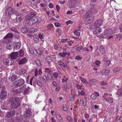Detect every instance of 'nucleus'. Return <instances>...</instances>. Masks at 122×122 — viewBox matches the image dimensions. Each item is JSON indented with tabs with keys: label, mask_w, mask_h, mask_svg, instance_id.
<instances>
[{
	"label": "nucleus",
	"mask_w": 122,
	"mask_h": 122,
	"mask_svg": "<svg viewBox=\"0 0 122 122\" xmlns=\"http://www.w3.org/2000/svg\"><path fill=\"white\" fill-rule=\"evenodd\" d=\"M28 24L29 25H32L34 24V23L32 20H29Z\"/></svg>",
	"instance_id": "nucleus-44"
},
{
	"label": "nucleus",
	"mask_w": 122,
	"mask_h": 122,
	"mask_svg": "<svg viewBox=\"0 0 122 122\" xmlns=\"http://www.w3.org/2000/svg\"><path fill=\"white\" fill-rule=\"evenodd\" d=\"M38 70L37 68H36L35 71V76H36L38 74Z\"/></svg>",
	"instance_id": "nucleus-58"
},
{
	"label": "nucleus",
	"mask_w": 122,
	"mask_h": 122,
	"mask_svg": "<svg viewBox=\"0 0 122 122\" xmlns=\"http://www.w3.org/2000/svg\"><path fill=\"white\" fill-rule=\"evenodd\" d=\"M54 24L55 26L57 27H59L60 25V24L59 23H55Z\"/></svg>",
	"instance_id": "nucleus-61"
},
{
	"label": "nucleus",
	"mask_w": 122,
	"mask_h": 122,
	"mask_svg": "<svg viewBox=\"0 0 122 122\" xmlns=\"http://www.w3.org/2000/svg\"><path fill=\"white\" fill-rule=\"evenodd\" d=\"M97 28L95 29L93 31L94 34L98 36V35L100 34L102 31L101 28L97 27Z\"/></svg>",
	"instance_id": "nucleus-16"
},
{
	"label": "nucleus",
	"mask_w": 122,
	"mask_h": 122,
	"mask_svg": "<svg viewBox=\"0 0 122 122\" xmlns=\"http://www.w3.org/2000/svg\"><path fill=\"white\" fill-rule=\"evenodd\" d=\"M75 96L76 95L75 94L71 95V97L70 98L71 101H74L75 99Z\"/></svg>",
	"instance_id": "nucleus-41"
},
{
	"label": "nucleus",
	"mask_w": 122,
	"mask_h": 122,
	"mask_svg": "<svg viewBox=\"0 0 122 122\" xmlns=\"http://www.w3.org/2000/svg\"><path fill=\"white\" fill-rule=\"evenodd\" d=\"M36 53L39 55H41L42 54V51L40 49H37L36 50Z\"/></svg>",
	"instance_id": "nucleus-36"
},
{
	"label": "nucleus",
	"mask_w": 122,
	"mask_h": 122,
	"mask_svg": "<svg viewBox=\"0 0 122 122\" xmlns=\"http://www.w3.org/2000/svg\"><path fill=\"white\" fill-rule=\"evenodd\" d=\"M100 51L102 54H104V50L103 46H101L100 47Z\"/></svg>",
	"instance_id": "nucleus-34"
},
{
	"label": "nucleus",
	"mask_w": 122,
	"mask_h": 122,
	"mask_svg": "<svg viewBox=\"0 0 122 122\" xmlns=\"http://www.w3.org/2000/svg\"><path fill=\"white\" fill-rule=\"evenodd\" d=\"M20 42H17L14 46V48L15 49H19L20 47Z\"/></svg>",
	"instance_id": "nucleus-27"
},
{
	"label": "nucleus",
	"mask_w": 122,
	"mask_h": 122,
	"mask_svg": "<svg viewBox=\"0 0 122 122\" xmlns=\"http://www.w3.org/2000/svg\"><path fill=\"white\" fill-rule=\"evenodd\" d=\"M15 113V110L12 109L9 112H8L6 114V116L8 118L12 117Z\"/></svg>",
	"instance_id": "nucleus-14"
},
{
	"label": "nucleus",
	"mask_w": 122,
	"mask_h": 122,
	"mask_svg": "<svg viewBox=\"0 0 122 122\" xmlns=\"http://www.w3.org/2000/svg\"><path fill=\"white\" fill-rule=\"evenodd\" d=\"M20 100L18 98H15L14 101L11 103V107L13 109L17 108L20 105Z\"/></svg>",
	"instance_id": "nucleus-4"
},
{
	"label": "nucleus",
	"mask_w": 122,
	"mask_h": 122,
	"mask_svg": "<svg viewBox=\"0 0 122 122\" xmlns=\"http://www.w3.org/2000/svg\"><path fill=\"white\" fill-rule=\"evenodd\" d=\"M19 57H23L24 56V52L22 49L20 50L19 51Z\"/></svg>",
	"instance_id": "nucleus-29"
},
{
	"label": "nucleus",
	"mask_w": 122,
	"mask_h": 122,
	"mask_svg": "<svg viewBox=\"0 0 122 122\" xmlns=\"http://www.w3.org/2000/svg\"><path fill=\"white\" fill-rule=\"evenodd\" d=\"M95 5L92 4L91 7L89 9V10L84 15V17L85 18H86L90 15H95L97 13V9L94 7Z\"/></svg>",
	"instance_id": "nucleus-2"
},
{
	"label": "nucleus",
	"mask_w": 122,
	"mask_h": 122,
	"mask_svg": "<svg viewBox=\"0 0 122 122\" xmlns=\"http://www.w3.org/2000/svg\"><path fill=\"white\" fill-rule=\"evenodd\" d=\"M53 27V25L52 24H50L49 25H48L47 28L48 30H49L51 29Z\"/></svg>",
	"instance_id": "nucleus-46"
},
{
	"label": "nucleus",
	"mask_w": 122,
	"mask_h": 122,
	"mask_svg": "<svg viewBox=\"0 0 122 122\" xmlns=\"http://www.w3.org/2000/svg\"><path fill=\"white\" fill-rule=\"evenodd\" d=\"M59 55L62 58H63L65 57V55L64 52L61 53L59 54Z\"/></svg>",
	"instance_id": "nucleus-51"
},
{
	"label": "nucleus",
	"mask_w": 122,
	"mask_h": 122,
	"mask_svg": "<svg viewBox=\"0 0 122 122\" xmlns=\"http://www.w3.org/2000/svg\"><path fill=\"white\" fill-rule=\"evenodd\" d=\"M66 118L68 121L70 122H71L72 121V119L69 116H67Z\"/></svg>",
	"instance_id": "nucleus-52"
},
{
	"label": "nucleus",
	"mask_w": 122,
	"mask_h": 122,
	"mask_svg": "<svg viewBox=\"0 0 122 122\" xmlns=\"http://www.w3.org/2000/svg\"><path fill=\"white\" fill-rule=\"evenodd\" d=\"M57 63L58 65L61 67V68L64 67L66 70L68 69V67L66 62H64L61 60H60L57 62Z\"/></svg>",
	"instance_id": "nucleus-8"
},
{
	"label": "nucleus",
	"mask_w": 122,
	"mask_h": 122,
	"mask_svg": "<svg viewBox=\"0 0 122 122\" xmlns=\"http://www.w3.org/2000/svg\"><path fill=\"white\" fill-rule=\"evenodd\" d=\"M43 78L47 82V79L46 76L45 75L43 76Z\"/></svg>",
	"instance_id": "nucleus-59"
},
{
	"label": "nucleus",
	"mask_w": 122,
	"mask_h": 122,
	"mask_svg": "<svg viewBox=\"0 0 122 122\" xmlns=\"http://www.w3.org/2000/svg\"><path fill=\"white\" fill-rule=\"evenodd\" d=\"M56 7L58 12H59L60 10V7L58 5H56Z\"/></svg>",
	"instance_id": "nucleus-62"
},
{
	"label": "nucleus",
	"mask_w": 122,
	"mask_h": 122,
	"mask_svg": "<svg viewBox=\"0 0 122 122\" xmlns=\"http://www.w3.org/2000/svg\"><path fill=\"white\" fill-rule=\"evenodd\" d=\"M30 89V88L29 87H28L27 88H26L24 91V95H27L30 92L29 90Z\"/></svg>",
	"instance_id": "nucleus-28"
},
{
	"label": "nucleus",
	"mask_w": 122,
	"mask_h": 122,
	"mask_svg": "<svg viewBox=\"0 0 122 122\" xmlns=\"http://www.w3.org/2000/svg\"><path fill=\"white\" fill-rule=\"evenodd\" d=\"M34 40L36 42H38L39 41V37L38 36L35 35L33 37Z\"/></svg>",
	"instance_id": "nucleus-37"
},
{
	"label": "nucleus",
	"mask_w": 122,
	"mask_h": 122,
	"mask_svg": "<svg viewBox=\"0 0 122 122\" xmlns=\"http://www.w3.org/2000/svg\"><path fill=\"white\" fill-rule=\"evenodd\" d=\"M22 91V88L21 87L16 89H13L12 90V93L13 95H15L21 93Z\"/></svg>",
	"instance_id": "nucleus-7"
},
{
	"label": "nucleus",
	"mask_w": 122,
	"mask_h": 122,
	"mask_svg": "<svg viewBox=\"0 0 122 122\" xmlns=\"http://www.w3.org/2000/svg\"><path fill=\"white\" fill-rule=\"evenodd\" d=\"M5 14L8 17H10L11 15L15 14V15H19L18 11L14 10L12 7L10 6L8 8L5 10Z\"/></svg>",
	"instance_id": "nucleus-1"
},
{
	"label": "nucleus",
	"mask_w": 122,
	"mask_h": 122,
	"mask_svg": "<svg viewBox=\"0 0 122 122\" xmlns=\"http://www.w3.org/2000/svg\"><path fill=\"white\" fill-rule=\"evenodd\" d=\"M117 94L119 96H122V89H120L117 91Z\"/></svg>",
	"instance_id": "nucleus-38"
},
{
	"label": "nucleus",
	"mask_w": 122,
	"mask_h": 122,
	"mask_svg": "<svg viewBox=\"0 0 122 122\" xmlns=\"http://www.w3.org/2000/svg\"><path fill=\"white\" fill-rule=\"evenodd\" d=\"M110 72V71L109 70L106 69L104 71L103 74L105 75H107Z\"/></svg>",
	"instance_id": "nucleus-42"
},
{
	"label": "nucleus",
	"mask_w": 122,
	"mask_h": 122,
	"mask_svg": "<svg viewBox=\"0 0 122 122\" xmlns=\"http://www.w3.org/2000/svg\"><path fill=\"white\" fill-rule=\"evenodd\" d=\"M86 100L87 99L86 98H84L82 100V105L84 107H85L86 104Z\"/></svg>",
	"instance_id": "nucleus-35"
},
{
	"label": "nucleus",
	"mask_w": 122,
	"mask_h": 122,
	"mask_svg": "<svg viewBox=\"0 0 122 122\" xmlns=\"http://www.w3.org/2000/svg\"><path fill=\"white\" fill-rule=\"evenodd\" d=\"M116 41H119L121 38V35L120 34H116Z\"/></svg>",
	"instance_id": "nucleus-30"
},
{
	"label": "nucleus",
	"mask_w": 122,
	"mask_h": 122,
	"mask_svg": "<svg viewBox=\"0 0 122 122\" xmlns=\"http://www.w3.org/2000/svg\"><path fill=\"white\" fill-rule=\"evenodd\" d=\"M94 20V17L91 15L88 17L86 19L85 22L86 24H88L92 23Z\"/></svg>",
	"instance_id": "nucleus-13"
},
{
	"label": "nucleus",
	"mask_w": 122,
	"mask_h": 122,
	"mask_svg": "<svg viewBox=\"0 0 122 122\" xmlns=\"http://www.w3.org/2000/svg\"><path fill=\"white\" fill-rule=\"evenodd\" d=\"M19 15H15L16 16V22L18 23H20L22 20L24 18V16L21 15H20V14L19 13Z\"/></svg>",
	"instance_id": "nucleus-17"
},
{
	"label": "nucleus",
	"mask_w": 122,
	"mask_h": 122,
	"mask_svg": "<svg viewBox=\"0 0 122 122\" xmlns=\"http://www.w3.org/2000/svg\"><path fill=\"white\" fill-rule=\"evenodd\" d=\"M82 48V46H79L77 47V50L79 51L81 50Z\"/></svg>",
	"instance_id": "nucleus-53"
},
{
	"label": "nucleus",
	"mask_w": 122,
	"mask_h": 122,
	"mask_svg": "<svg viewBox=\"0 0 122 122\" xmlns=\"http://www.w3.org/2000/svg\"><path fill=\"white\" fill-rule=\"evenodd\" d=\"M81 81L84 83H86V80L84 78H81Z\"/></svg>",
	"instance_id": "nucleus-54"
},
{
	"label": "nucleus",
	"mask_w": 122,
	"mask_h": 122,
	"mask_svg": "<svg viewBox=\"0 0 122 122\" xmlns=\"http://www.w3.org/2000/svg\"><path fill=\"white\" fill-rule=\"evenodd\" d=\"M27 28L22 27L21 29V31L23 33H26L27 32Z\"/></svg>",
	"instance_id": "nucleus-33"
},
{
	"label": "nucleus",
	"mask_w": 122,
	"mask_h": 122,
	"mask_svg": "<svg viewBox=\"0 0 122 122\" xmlns=\"http://www.w3.org/2000/svg\"><path fill=\"white\" fill-rule=\"evenodd\" d=\"M96 81L94 79H91L89 81V84L90 86L94 85L96 84Z\"/></svg>",
	"instance_id": "nucleus-25"
},
{
	"label": "nucleus",
	"mask_w": 122,
	"mask_h": 122,
	"mask_svg": "<svg viewBox=\"0 0 122 122\" xmlns=\"http://www.w3.org/2000/svg\"><path fill=\"white\" fill-rule=\"evenodd\" d=\"M5 90V87L2 84H0V93Z\"/></svg>",
	"instance_id": "nucleus-31"
},
{
	"label": "nucleus",
	"mask_w": 122,
	"mask_h": 122,
	"mask_svg": "<svg viewBox=\"0 0 122 122\" xmlns=\"http://www.w3.org/2000/svg\"><path fill=\"white\" fill-rule=\"evenodd\" d=\"M13 45L11 43H10L8 44L6 46V48L9 50L12 49L13 48Z\"/></svg>",
	"instance_id": "nucleus-26"
},
{
	"label": "nucleus",
	"mask_w": 122,
	"mask_h": 122,
	"mask_svg": "<svg viewBox=\"0 0 122 122\" xmlns=\"http://www.w3.org/2000/svg\"><path fill=\"white\" fill-rule=\"evenodd\" d=\"M31 114L32 113L30 110H28L25 111V113L23 115L26 118H29L31 116Z\"/></svg>",
	"instance_id": "nucleus-18"
},
{
	"label": "nucleus",
	"mask_w": 122,
	"mask_h": 122,
	"mask_svg": "<svg viewBox=\"0 0 122 122\" xmlns=\"http://www.w3.org/2000/svg\"><path fill=\"white\" fill-rule=\"evenodd\" d=\"M102 38H104L106 37L105 36L103 33H102L99 35Z\"/></svg>",
	"instance_id": "nucleus-60"
},
{
	"label": "nucleus",
	"mask_w": 122,
	"mask_h": 122,
	"mask_svg": "<svg viewBox=\"0 0 122 122\" xmlns=\"http://www.w3.org/2000/svg\"><path fill=\"white\" fill-rule=\"evenodd\" d=\"M74 33L75 35L77 36H79L80 34V33L76 30L74 31Z\"/></svg>",
	"instance_id": "nucleus-50"
},
{
	"label": "nucleus",
	"mask_w": 122,
	"mask_h": 122,
	"mask_svg": "<svg viewBox=\"0 0 122 122\" xmlns=\"http://www.w3.org/2000/svg\"><path fill=\"white\" fill-rule=\"evenodd\" d=\"M35 62L36 64H37L39 66H41V65L40 61L38 59L36 60L35 61Z\"/></svg>",
	"instance_id": "nucleus-43"
},
{
	"label": "nucleus",
	"mask_w": 122,
	"mask_h": 122,
	"mask_svg": "<svg viewBox=\"0 0 122 122\" xmlns=\"http://www.w3.org/2000/svg\"><path fill=\"white\" fill-rule=\"evenodd\" d=\"M18 117H14L11 118V122H18Z\"/></svg>",
	"instance_id": "nucleus-32"
},
{
	"label": "nucleus",
	"mask_w": 122,
	"mask_h": 122,
	"mask_svg": "<svg viewBox=\"0 0 122 122\" xmlns=\"http://www.w3.org/2000/svg\"><path fill=\"white\" fill-rule=\"evenodd\" d=\"M53 76L55 78H56L58 76V74L56 72H55L53 74Z\"/></svg>",
	"instance_id": "nucleus-55"
},
{
	"label": "nucleus",
	"mask_w": 122,
	"mask_h": 122,
	"mask_svg": "<svg viewBox=\"0 0 122 122\" xmlns=\"http://www.w3.org/2000/svg\"><path fill=\"white\" fill-rule=\"evenodd\" d=\"M54 48L56 50H58L59 49V47H58L57 45H55L54 46Z\"/></svg>",
	"instance_id": "nucleus-63"
},
{
	"label": "nucleus",
	"mask_w": 122,
	"mask_h": 122,
	"mask_svg": "<svg viewBox=\"0 0 122 122\" xmlns=\"http://www.w3.org/2000/svg\"><path fill=\"white\" fill-rule=\"evenodd\" d=\"M63 108L64 111L66 112L67 111V108L66 105L63 104Z\"/></svg>",
	"instance_id": "nucleus-48"
},
{
	"label": "nucleus",
	"mask_w": 122,
	"mask_h": 122,
	"mask_svg": "<svg viewBox=\"0 0 122 122\" xmlns=\"http://www.w3.org/2000/svg\"><path fill=\"white\" fill-rule=\"evenodd\" d=\"M19 53L18 52H16L11 53L9 55V57H10L11 58L13 59H16L18 56Z\"/></svg>",
	"instance_id": "nucleus-11"
},
{
	"label": "nucleus",
	"mask_w": 122,
	"mask_h": 122,
	"mask_svg": "<svg viewBox=\"0 0 122 122\" xmlns=\"http://www.w3.org/2000/svg\"><path fill=\"white\" fill-rule=\"evenodd\" d=\"M36 15V13L33 12H31L25 17V19L26 20L32 19L33 17Z\"/></svg>",
	"instance_id": "nucleus-12"
},
{
	"label": "nucleus",
	"mask_w": 122,
	"mask_h": 122,
	"mask_svg": "<svg viewBox=\"0 0 122 122\" xmlns=\"http://www.w3.org/2000/svg\"><path fill=\"white\" fill-rule=\"evenodd\" d=\"M76 87L78 89L81 90L82 89L81 86L78 84H76Z\"/></svg>",
	"instance_id": "nucleus-56"
},
{
	"label": "nucleus",
	"mask_w": 122,
	"mask_h": 122,
	"mask_svg": "<svg viewBox=\"0 0 122 122\" xmlns=\"http://www.w3.org/2000/svg\"><path fill=\"white\" fill-rule=\"evenodd\" d=\"M108 95V94L106 93H104L102 97L107 102H108L110 103H112L113 102V99L111 97H109L108 98L107 96Z\"/></svg>",
	"instance_id": "nucleus-6"
},
{
	"label": "nucleus",
	"mask_w": 122,
	"mask_h": 122,
	"mask_svg": "<svg viewBox=\"0 0 122 122\" xmlns=\"http://www.w3.org/2000/svg\"><path fill=\"white\" fill-rule=\"evenodd\" d=\"M13 36V34L11 33H8L4 37V39L9 40L10 39L12 38Z\"/></svg>",
	"instance_id": "nucleus-20"
},
{
	"label": "nucleus",
	"mask_w": 122,
	"mask_h": 122,
	"mask_svg": "<svg viewBox=\"0 0 122 122\" xmlns=\"http://www.w3.org/2000/svg\"><path fill=\"white\" fill-rule=\"evenodd\" d=\"M7 93V92L5 91V90L1 92L0 95V98L2 100L7 98L8 97Z\"/></svg>",
	"instance_id": "nucleus-9"
},
{
	"label": "nucleus",
	"mask_w": 122,
	"mask_h": 122,
	"mask_svg": "<svg viewBox=\"0 0 122 122\" xmlns=\"http://www.w3.org/2000/svg\"><path fill=\"white\" fill-rule=\"evenodd\" d=\"M96 95L94 94H92L91 96V98L93 100H95L96 98Z\"/></svg>",
	"instance_id": "nucleus-45"
},
{
	"label": "nucleus",
	"mask_w": 122,
	"mask_h": 122,
	"mask_svg": "<svg viewBox=\"0 0 122 122\" xmlns=\"http://www.w3.org/2000/svg\"><path fill=\"white\" fill-rule=\"evenodd\" d=\"M27 61V59L25 57H24L21 59L19 62V64L20 65L25 63Z\"/></svg>",
	"instance_id": "nucleus-22"
},
{
	"label": "nucleus",
	"mask_w": 122,
	"mask_h": 122,
	"mask_svg": "<svg viewBox=\"0 0 122 122\" xmlns=\"http://www.w3.org/2000/svg\"><path fill=\"white\" fill-rule=\"evenodd\" d=\"M37 84L38 86H41L42 85L41 82L38 80H37Z\"/></svg>",
	"instance_id": "nucleus-64"
},
{
	"label": "nucleus",
	"mask_w": 122,
	"mask_h": 122,
	"mask_svg": "<svg viewBox=\"0 0 122 122\" xmlns=\"http://www.w3.org/2000/svg\"><path fill=\"white\" fill-rule=\"evenodd\" d=\"M52 59V57H51L50 56H48L47 57H46V60L47 61V62L48 64L50 65V62L48 60H49V59L51 60V59Z\"/></svg>",
	"instance_id": "nucleus-40"
},
{
	"label": "nucleus",
	"mask_w": 122,
	"mask_h": 122,
	"mask_svg": "<svg viewBox=\"0 0 122 122\" xmlns=\"http://www.w3.org/2000/svg\"><path fill=\"white\" fill-rule=\"evenodd\" d=\"M104 33L106 36H109L112 34V30L111 29L108 28L104 30Z\"/></svg>",
	"instance_id": "nucleus-10"
},
{
	"label": "nucleus",
	"mask_w": 122,
	"mask_h": 122,
	"mask_svg": "<svg viewBox=\"0 0 122 122\" xmlns=\"http://www.w3.org/2000/svg\"><path fill=\"white\" fill-rule=\"evenodd\" d=\"M103 24V21L101 19H98L95 23L94 25L95 27H98Z\"/></svg>",
	"instance_id": "nucleus-15"
},
{
	"label": "nucleus",
	"mask_w": 122,
	"mask_h": 122,
	"mask_svg": "<svg viewBox=\"0 0 122 122\" xmlns=\"http://www.w3.org/2000/svg\"><path fill=\"white\" fill-rule=\"evenodd\" d=\"M56 117L57 119L60 121V122H63V120L59 114H57Z\"/></svg>",
	"instance_id": "nucleus-39"
},
{
	"label": "nucleus",
	"mask_w": 122,
	"mask_h": 122,
	"mask_svg": "<svg viewBox=\"0 0 122 122\" xmlns=\"http://www.w3.org/2000/svg\"><path fill=\"white\" fill-rule=\"evenodd\" d=\"M25 82L24 80L22 78L18 79L13 83L12 86L14 88H17L24 84Z\"/></svg>",
	"instance_id": "nucleus-3"
},
{
	"label": "nucleus",
	"mask_w": 122,
	"mask_h": 122,
	"mask_svg": "<svg viewBox=\"0 0 122 122\" xmlns=\"http://www.w3.org/2000/svg\"><path fill=\"white\" fill-rule=\"evenodd\" d=\"M18 122H24L26 120V118L23 115H21L20 116L18 117Z\"/></svg>",
	"instance_id": "nucleus-19"
},
{
	"label": "nucleus",
	"mask_w": 122,
	"mask_h": 122,
	"mask_svg": "<svg viewBox=\"0 0 122 122\" xmlns=\"http://www.w3.org/2000/svg\"><path fill=\"white\" fill-rule=\"evenodd\" d=\"M10 30L12 31H13L14 32L18 33L15 27H14L11 28Z\"/></svg>",
	"instance_id": "nucleus-47"
},
{
	"label": "nucleus",
	"mask_w": 122,
	"mask_h": 122,
	"mask_svg": "<svg viewBox=\"0 0 122 122\" xmlns=\"http://www.w3.org/2000/svg\"><path fill=\"white\" fill-rule=\"evenodd\" d=\"M31 20H33V21L34 22L35 24L38 21V20L37 17H34L32 18Z\"/></svg>",
	"instance_id": "nucleus-49"
},
{
	"label": "nucleus",
	"mask_w": 122,
	"mask_h": 122,
	"mask_svg": "<svg viewBox=\"0 0 122 122\" xmlns=\"http://www.w3.org/2000/svg\"><path fill=\"white\" fill-rule=\"evenodd\" d=\"M66 25H68L69 24H72L73 23V22L72 21H71L70 20H69L68 21H66Z\"/></svg>",
	"instance_id": "nucleus-57"
},
{
	"label": "nucleus",
	"mask_w": 122,
	"mask_h": 122,
	"mask_svg": "<svg viewBox=\"0 0 122 122\" xmlns=\"http://www.w3.org/2000/svg\"><path fill=\"white\" fill-rule=\"evenodd\" d=\"M14 63L13 60L9 58L8 59H5L3 61L4 63L7 65H13Z\"/></svg>",
	"instance_id": "nucleus-5"
},
{
	"label": "nucleus",
	"mask_w": 122,
	"mask_h": 122,
	"mask_svg": "<svg viewBox=\"0 0 122 122\" xmlns=\"http://www.w3.org/2000/svg\"><path fill=\"white\" fill-rule=\"evenodd\" d=\"M38 30L37 29L33 28H30L28 29V32L30 33L33 34L35 32L37 31Z\"/></svg>",
	"instance_id": "nucleus-23"
},
{
	"label": "nucleus",
	"mask_w": 122,
	"mask_h": 122,
	"mask_svg": "<svg viewBox=\"0 0 122 122\" xmlns=\"http://www.w3.org/2000/svg\"><path fill=\"white\" fill-rule=\"evenodd\" d=\"M76 2L75 0H71L69 4V7L70 8H74Z\"/></svg>",
	"instance_id": "nucleus-21"
},
{
	"label": "nucleus",
	"mask_w": 122,
	"mask_h": 122,
	"mask_svg": "<svg viewBox=\"0 0 122 122\" xmlns=\"http://www.w3.org/2000/svg\"><path fill=\"white\" fill-rule=\"evenodd\" d=\"M18 78V77L17 75L14 74L11 76L10 79L11 81L13 82L14 81L16 80Z\"/></svg>",
	"instance_id": "nucleus-24"
}]
</instances>
